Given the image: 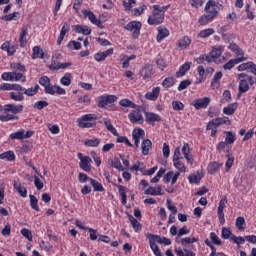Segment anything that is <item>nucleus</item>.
Returning a JSON list of instances; mask_svg holds the SVG:
<instances>
[{
  "instance_id": "nucleus-1",
  "label": "nucleus",
  "mask_w": 256,
  "mask_h": 256,
  "mask_svg": "<svg viewBox=\"0 0 256 256\" xmlns=\"http://www.w3.org/2000/svg\"><path fill=\"white\" fill-rule=\"evenodd\" d=\"M221 7L222 5L219 2H216L215 0H209L206 3L205 9H204L206 14L202 15L199 18L198 23H200V25H207L208 23H211V21H213V19H215V17L219 15V11H221Z\"/></svg>"
},
{
  "instance_id": "nucleus-2",
  "label": "nucleus",
  "mask_w": 256,
  "mask_h": 256,
  "mask_svg": "<svg viewBox=\"0 0 256 256\" xmlns=\"http://www.w3.org/2000/svg\"><path fill=\"white\" fill-rule=\"evenodd\" d=\"M238 79H239L240 83H239V87H238L237 98L241 99V95H243V93H247V91H249V85H254L255 80H253L252 76H249L246 73L238 74Z\"/></svg>"
},
{
  "instance_id": "nucleus-3",
  "label": "nucleus",
  "mask_w": 256,
  "mask_h": 256,
  "mask_svg": "<svg viewBox=\"0 0 256 256\" xmlns=\"http://www.w3.org/2000/svg\"><path fill=\"white\" fill-rule=\"evenodd\" d=\"M62 58H63V56L61 55V53L56 52L52 56L51 65H48V69L50 71H59V69H67V67H71L70 62H67V63L59 62V61H61Z\"/></svg>"
},
{
  "instance_id": "nucleus-4",
  "label": "nucleus",
  "mask_w": 256,
  "mask_h": 256,
  "mask_svg": "<svg viewBox=\"0 0 256 256\" xmlns=\"http://www.w3.org/2000/svg\"><path fill=\"white\" fill-rule=\"evenodd\" d=\"M153 13L148 17L149 25H161L165 21V14L159 12V5L153 6Z\"/></svg>"
},
{
  "instance_id": "nucleus-5",
  "label": "nucleus",
  "mask_w": 256,
  "mask_h": 256,
  "mask_svg": "<svg viewBox=\"0 0 256 256\" xmlns=\"http://www.w3.org/2000/svg\"><path fill=\"white\" fill-rule=\"evenodd\" d=\"M124 29H126V31H133V39H139V35L141 34V22L132 21L124 26Z\"/></svg>"
},
{
  "instance_id": "nucleus-6",
  "label": "nucleus",
  "mask_w": 256,
  "mask_h": 256,
  "mask_svg": "<svg viewBox=\"0 0 256 256\" xmlns=\"http://www.w3.org/2000/svg\"><path fill=\"white\" fill-rule=\"evenodd\" d=\"M227 205V196H224L218 206V219L220 225H225V213L223 212V209H225V206Z\"/></svg>"
},
{
  "instance_id": "nucleus-7",
  "label": "nucleus",
  "mask_w": 256,
  "mask_h": 256,
  "mask_svg": "<svg viewBox=\"0 0 256 256\" xmlns=\"http://www.w3.org/2000/svg\"><path fill=\"white\" fill-rule=\"evenodd\" d=\"M82 14L84 15V17H87L93 25H96L97 27H99V29H103V24L101 23V20L97 19L95 13L90 10H82Z\"/></svg>"
},
{
  "instance_id": "nucleus-8",
  "label": "nucleus",
  "mask_w": 256,
  "mask_h": 256,
  "mask_svg": "<svg viewBox=\"0 0 256 256\" xmlns=\"http://www.w3.org/2000/svg\"><path fill=\"white\" fill-rule=\"evenodd\" d=\"M154 73L155 72L153 71V65L146 64L140 70V77L147 81V79H151V77H153Z\"/></svg>"
},
{
  "instance_id": "nucleus-9",
  "label": "nucleus",
  "mask_w": 256,
  "mask_h": 256,
  "mask_svg": "<svg viewBox=\"0 0 256 256\" xmlns=\"http://www.w3.org/2000/svg\"><path fill=\"white\" fill-rule=\"evenodd\" d=\"M129 119L131 123H143V115L141 114V110L135 109L130 112Z\"/></svg>"
},
{
  "instance_id": "nucleus-10",
  "label": "nucleus",
  "mask_w": 256,
  "mask_h": 256,
  "mask_svg": "<svg viewBox=\"0 0 256 256\" xmlns=\"http://www.w3.org/2000/svg\"><path fill=\"white\" fill-rule=\"evenodd\" d=\"M5 113H13L17 115L23 111V105L6 104L4 108Z\"/></svg>"
},
{
  "instance_id": "nucleus-11",
  "label": "nucleus",
  "mask_w": 256,
  "mask_h": 256,
  "mask_svg": "<svg viewBox=\"0 0 256 256\" xmlns=\"http://www.w3.org/2000/svg\"><path fill=\"white\" fill-rule=\"evenodd\" d=\"M209 103H211V98L204 97L202 99L194 100L193 106L195 107V109H205L207 108Z\"/></svg>"
},
{
  "instance_id": "nucleus-12",
  "label": "nucleus",
  "mask_w": 256,
  "mask_h": 256,
  "mask_svg": "<svg viewBox=\"0 0 256 256\" xmlns=\"http://www.w3.org/2000/svg\"><path fill=\"white\" fill-rule=\"evenodd\" d=\"M109 55H113V48H109L108 50H106L104 52H98V53L94 54V59L98 63H101V61H105V59H107V57H109Z\"/></svg>"
},
{
  "instance_id": "nucleus-13",
  "label": "nucleus",
  "mask_w": 256,
  "mask_h": 256,
  "mask_svg": "<svg viewBox=\"0 0 256 256\" xmlns=\"http://www.w3.org/2000/svg\"><path fill=\"white\" fill-rule=\"evenodd\" d=\"M229 49L231 50V51H233V53L236 55V59H242V61H246L247 60V58H245L243 55V50L239 47V46H237V44H235V43H232V44H230L229 45Z\"/></svg>"
},
{
  "instance_id": "nucleus-14",
  "label": "nucleus",
  "mask_w": 256,
  "mask_h": 256,
  "mask_svg": "<svg viewBox=\"0 0 256 256\" xmlns=\"http://www.w3.org/2000/svg\"><path fill=\"white\" fill-rule=\"evenodd\" d=\"M182 153L184 155V159L187 160V163L193 165V156L191 154V148L189 147V143H185L182 147Z\"/></svg>"
},
{
  "instance_id": "nucleus-15",
  "label": "nucleus",
  "mask_w": 256,
  "mask_h": 256,
  "mask_svg": "<svg viewBox=\"0 0 256 256\" xmlns=\"http://www.w3.org/2000/svg\"><path fill=\"white\" fill-rule=\"evenodd\" d=\"M70 29H71V25H69V23L65 22L60 31V35L57 39V45H61V43H63V39H65V35H67V33H69Z\"/></svg>"
},
{
  "instance_id": "nucleus-16",
  "label": "nucleus",
  "mask_w": 256,
  "mask_h": 256,
  "mask_svg": "<svg viewBox=\"0 0 256 256\" xmlns=\"http://www.w3.org/2000/svg\"><path fill=\"white\" fill-rule=\"evenodd\" d=\"M91 158L89 156H84L82 160H80V168L85 171L86 173H89L91 171Z\"/></svg>"
},
{
  "instance_id": "nucleus-17",
  "label": "nucleus",
  "mask_w": 256,
  "mask_h": 256,
  "mask_svg": "<svg viewBox=\"0 0 256 256\" xmlns=\"http://www.w3.org/2000/svg\"><path fill=\"white\" fill-rule=\"evenodd\" d=\"M103 123H104L106 129L108 131H110V133H112V135H114V137H119V133L117 132V129L115 128V126H113V124H111V120L104 118Z\"/></svg>"
},
{
  "instance_id": "nucleus-18",
  "label": "nucleus",
  "mask_w": 256,
  "mask_h": 256,
  "mask_svg": "<svg viewBox=\"0 0 256 256\" xmlns=\"http://www.w3.org/2000/svg\"><path fill=\"white\" fill-rule=\"evenodd\" d=\"M166 37H169V30L167 28L158 27V35L156 41L161 43Z\"/></svg>"
},
{
  "instance_id": "nucleus-19",
  "label": "nucleus",
  "mask_w": 256,
  "mask_h": 256,
  "mask_svg": "<svg viewBox=\"0 0 256 256\" xmlns=\"http://www.w3.org/2000/svg\"><path fill=\"white\" fill-rule=\"evenodd\" d=\"M28 33H29V25H25L22 28L20 38H19L20 46L25 47V45L27 43V39L25 37H27Z\"/></svg>"
},
{
  "instance_id": "nucleus-20",
  "label": "nucleus",
  "mask_w": 256,
  "mask_h": 256,
  "mask_svg": "<svg viewBox=\"0 0 256 256\" xmlns=\"http://www.w3.org/2000/svg\"><path fill=\"white\" fill-rule=\"evenodd\" d=\"M221 167H223V163L211 162L208 165V173L210 175H215V173H217V171H219V169H221Z\"/></svg>"
},
{
  "instance_id": "nucleus-21",
  "label": "nucleus",
  "mask_w": 256,
  "mask_h": 256,
  "mask_svg": "<svg viewBox=\"0 0 256 256\" xmlns=\"http://www.w3.org/2000/svg\"><path fill=\"white\" fill-rule=\"evenodd\" d=\"M191 62H186L184 63L180 69L176 72V77H184L185 73H187V71H189V69H191Z\"/></svg>"
},
{
  "instance_id": "nucleus-22",
  "label": "nucleus",
  "mask_w": 256,
  "mask_h": 256,
  "mask_svg": "<svg viewBox=\"0 0 256 256\" xmlns=\"http://www.w3.org/2000/svg\"><path fill=\"white\" fill-rule=\"evenodd\" d=\"M238 106H239V104L237 102L228 104L227 107L223 108L224 115H234L235 111H237Z\"/></svg>"
},
{
  "instance_id": "nucleus-23",
  "label": "nucleus",
  "mask_w": 256,
  "mask_h": 256,
  "mask_svg": "<svg viewBox=\"0 0 256 256\" xmlns=\"http://www.w3.org/2000/svg\"><path fill=\"white\" fill-rule=\"evenodd\" d=\"M221 77H223V73L222 72H217L211 82V87L212 89H219V87H221V83L219 82V80L221 79Z\"/></svg>"
},
{
  "instance_id": "nucleus-24",
  "label": "nucleus",
  "mask_w": 256,
  "mask_h": 256,
  "mask_svg": "<svg viewBox=\"0 0 256 256\" xmlns=\"http://www.w3.org/2000/svg\"><path fill=\"white\" fill-rule=\"evenodd\" d=\"M153 143L149 139L143 140L141 144L142 154L149 155V151L151 150Z\"/></svg>"
},
{
  "instance_id": "nucleus-25",
  "label": "nucleus",
  "mask_w": 256,
  "mask_h": 256,
  "mask_svg": "<svg viewBox=\"0 0 256 256\" xmlns=\"http://www.w3.org/2000/svg\"><path fill=\"white\" fill-rule=\"evenodd\" d=\"M74 31L76 33H82V35H91V29L88 26L75 25Z\"/></svg>"
},
{
  "instance_id": "nucleus-26",
  "label": "nucleus",
  "mask_w": 256,
  "mask_h": 256,
  "mask_svg": "<svg viewBox=\"0 0 256 256\" xmlns=\"http://www.w3.org/2000/svg\"><path fill=\"white\" fill-rule=\"evenodd\" d=\"M146 121L147 123H155V121H161V116L152 112H146Z\"/></svg>"
},
{
  "instance_id": "nucleus-27",
  "label": "nucleus",
  "mask_w": 256,
  "mask_h": 256,
  "mask_svg": "<svg viewBox=\"0 0 256 256\" xmlns=\"http://www.w3.org/2000/svg\"><path fill=\"white\" fill-rule=\"evenodd\" d=\"M108 164L111 167H114V169H118V171H124L123 165L121 164V161L118 158L109 159Z\"/></svg>"
},
{
  "instance_id": "nucleus-28",
  "label": "nucleus",
  "mask_w": 256,
  "mask_h": 256,
  "mask_svg": "<svg viewBox=\"0 0 256 256\" xmlns=\"http://www.w3.org/2000/svg\"><path fill=\"white\" fill-rule=\"evenodd\" d=\"M116 187L119 190V194L122 199V205H127V193L125 192V191H127V188L125 186H121V185H116Z\"/></svg>"
},
{
  "instance_id": "nucleus-29",
  "label": "nucleus",
  "mask_w": 256,
  "mask_h": 256,
  "mask_svg": "<svg viewBox=\"0 0 256 256\" xmlns=\"http://www.w3.org/2000/svg\"><path fill=\"white\" fill-rule=\"evenodd\" d=\"M116 187L119 190V194L122 199V205H127V193L125 192V191H127V188L125 186H121V185H116Z\"/></svg>"
},
{
  "instance_id": "nucleus-30",
  "label": "nucleus",
  "mask_w": 256,
  "mask_h": 256,
  "mask_svg": "<svg viewBox=\"0 0 256 256\" xmlns=\"http://www.w3.org/2000/svg\"><path fill=\"white\" fill-rule=\"evenodd\" d=\"M14 189L19 193L21 197H27V188L21 186V184L17 183V181H14Z\"/></svg>"
},
{
  "instance_id": "nucleus-31",
  "label": "nucleus",
  "mask_w": 256,
  "mask_h": 256,
  "mask_svg": "<svg viewBox=\"0 0 256 256\" xmlns=\"http://www.w3.org/2000/svg\"><path fill=\"white\" fill-rule=\"evenodd\" d=\"M239 63H243V59H231L223 66V69L231 70L233 67H235V65Z\"/></svg>"
},
{
  "instance_id": "nucleus-32",
  "label": "nucleus",
  "mask_w": 256,
  "mask_h": 256,
  "mask_svg": "<svg viewBox=\"0 0 256 256\" xmlns=\"http://www.w3.org/2000/svg\"><path fill=\"white\" fill-rule=\"evenodd\" d=\"M45 53L39 46H35L33 48V54H32V59H43Z\"/></svg>"
},
{
  "instance_id": "nucleus-33",
  "label": "nucleus",
  "mask_w": 256,
  "mask_h": 256,
  "mask_svg": "<svg viewBox=\"0 0 256 256\" xmlns=\"http://www.w3.org/2000/svg\"><path fill=\"white\" fill-rule=\"evenodd\" d=\"M133 139H145V130L141 128H136L132 132Z\"/></svg>"
},
{
  "instance_id": "nucleus-34",
  "label": "nucleus",
  "mask_w": 256,
  "mask_h": 256,
  "mask_svg": "<svg viewBox=\"0 0 256 256\" xmlns=\"http://www.w3.org/2000/svg\"><path fill=\"white\" fill-rule=\"evenodd\" d=\"M226 138H225V142L227 145H233L235 143V140L237 139L235 137V133L231 132V131H226L225 132Z\"/></svg>"
},
{
  "instance_id": "nucleus-35",
  "label": "nucleus",
  "mask_w": 256,
  "mask_h": 256,
  "mask_svg": "<svg viewBox=\"0 0 256 256\" xmlns=\"http://www.w3.org/2000/svg\"><path fill=\"white\" fill-rule=\"evenodd\" d=\"M84 145H86V147H99V145H101V139H87L85 140Z\"/></svg>"
},
{
  "instance_id": "nucleus-36",
  "label": "nucleus",
  "mask_w": 256,
  "mask_h": 256,
  "mask_svg": "<svg viewBox=\"0 0 256 256\" xmlns=\"http://www.w3.org/2000/svg\"><path fill=\"white\" fill-rule=\"evenodd\" d=\"M189 45H191V39L188 38V36H184L178 42V47H180L181 49H187V47H189Z\"/></svg>"
},
{
  "instance_id": "nucleus-37",
  "label": "nucleus",
  "mask_w": 256,
  "mask_h": 256,
  "mask_svg": "<svg viewBox=\"0 0 256 256\" xmlns=\"http://www.w3.org/2000/svg\"><path fill=\"white\" fill-rule=\"evenodd\" d=\"M39 93V84H36L34 88H28L24 90V95H27L28 97H33Z\"/></svg>"
},
{
  "instance_id": "nucleus-38",
  "label": "nucleus",
  "mask_w": 256,
  "mask_h": 256,
  "mask_svg": "<svg viewBox=\"0 0 256 256\" xmlns=\"http://www.w3.org/2000/svg\"><path fill=\"white\" fill-rule=\"evenodd\" d=\"M128 219L135 231H141V223L137 219H135V217L129 215Z\"/></svg>"
},
{
  "instance_id": "nucleus-39",
  "label": "nucleus",
  "mask_w": 256,
  "mask_h": 256,
  "mask_svg": "<svg viewBox=\"0 0 256 256\" xmlns=\"http://www.w3.org/2000/svg\"><path fill=\"white\" fill-rule=\"evenodd\" d=\"M90 183H91L94 191H98L100 193H103V191H105V188H103V185L101 183H99V181H97L95 179H90Z\"/></svg>"
},
{
  "instance_id": "nucleus-40",
  "label": "nucleus",
  "mask_w": 256,
  "mask_h": 256,
  "mask_svg": "<svg viewBox=\"0 0 256 256\" xmlns=\"http://www.w3.org/2000/svg\"><path fill=\"white\" fill-rule=\"evenodd\" d=\"M30 207H32V209H34V211H41V209L39 208V200L37 199V197H35V195H30Z\"/></svg>"
},
{
  "instance_id": "nucleus-41",
  "label": "nucleus",
  "mask_w": 256,
  "mask_h": 256,
  "mask_svg": "<svg viewBox=\"0 0 256 256\" xmlns=\"http://www.w3.org/2000/svg\"><path fill=\"white\" fill-rule=\"evenodd\" d=\"M19 12H14L5 16H2V21H17L19 19Z\"/></svg>"
},
{
  "instance_id": "nucleus-42",
  "label": "nucleus",
  "mask_w": 256,
  "mask_h": 256,
  "mask_svg": "<svg viewBox=\"0 0 256 256\" xmlns=\"http://www.w3.org/2000/svg\"><path fill=\"white\" fill-rule=\"evenodd\" d=\"M0 159H7V161H15V153L8 151L0 154Z\"/></svg>"
},
{
  "instance_id": "nucleus-43",
  "label": "nucleus",
  "mask_w": 256,
  "mask_h": 256,
  "mask_svg": "<svg viewBox=\"0 0 256 256\" xmlns=\"http://www.w3.org/2000/svg\"><path fill=\"white\" fill-rule=\"evenodd\" d=\"M71 73H66L61 79L60 83L61 85H64L65 87H69L71 85Z\"/></svg>"
},
{
  "instance_id": "nucleus-44",
  "label": "nucleus",
  "mask_w": 256,
  "mask_h": 256,
  "mask_svg": "<svg viewBox=\"0 0 256 256\" xmlns=\"http://www.w3.org/2000/svg\"><path fill=\"white\" fill-rule=\"evenodd\" d=\"M119 105H121V107H130L131 109H137V106L135 105V103H133L129 99H122L119 102Z\"/></svg>"
},
{
  "instance_id": "nucleus-45",
  "label": "nucleus",
  "mask_w": 256,
  "mask_h": 256,
  "mask_svg": "<svg viewBox=\"0 0 256 256\" xmlns=\"http://www.w3.org/2000/svg\"><path fill=\"white\" fill-rule=\"evenodd\" d=\"M175 85V78L168 77L165 78L162 82V87H165L166 89H169V87H173Z\"/></svg>"
},
{
  "instance_id": "nucleus-46",
  "label": "nucleus",
  "mask_w": 256,
  "mask_h": 256,
  "mask_svg": "<svg viewBox=\"0 0 256 256\" xmlns=\"http://www.w3.org/2000/svg\"><path fill=\"white\" fill-rule=\"evenodd\" d=\"M215 33V30L213 28H208L200 31L199 37L202 39H207V37H210V35H213Z\"/></svg>"
},
{
  "instance_id": "nucleus-47",
  "label": "nucleus",
  "mask_w": 256,
  "mask_h": 256,
  "mask_svg": "<svg viewBox=\"0 0 256 256\" xmlns=\"http://www.w3.org/2000/svg\"><path fill=\"white\" fill-rule=\"evenodd\" d=\"M163 237L159 235H150L149 237V245H157L159 243L161 245Z\"/></svg>"
},
{
  "instance_id": "nucleus-48",
  "label": "nucleus",
  "mask_w": 256,
  "mask_h": 256,
  "mask_svg": "<svg viewBox=\"0 0 256 256\" xmlns=\"http://www.w3.org/2000/svg\"><path fill=\"white\" fill-rule=\"evenodd\" d=\"M227 161L225 163L226 165V172L229 173L231 170V167H233V163L235 162V157H232L230 154L226 155Z\"/></svg>"
},
{
  "instance_id": "nucleus-49",
  "label": "nucleus",
  "mask_w": 256,
  "mask_h": 256,
  "mask_svg": "<svg viewBox=\"0 0 256 256\" xmlns=\"http://www.w3.org/2000/svg\"><path fill=\"white\" fill-rule=\"evenodd\" d=\"M10 99H12L13 101H24L25 96H23V92H19L18 94H16L15 92H10Z\"/></svg>"
},
{
  "instance_id": "nucleus-50",
  "label": "nucleus",
  "mask_w": 256,
  "mask_h": 256,
  "mask_svg": "<svg viewBox=\"0 0 256 256\" xmlns=\"http://www.w3.org/2000/svg\"><path fill=\"white\" fill-rule=\"evenodd\" d=\"M235 225L239 231H245V227H243V225H245V218L241 216L238 217L236 219Z\"/></svg>"
},
{
  "instance_id": "nucleus-51",
  "label": "nucleus",
  "mask_w": 256,
  "mask_h": 256,
  "mask_svg": "<svg viewBox=\"0 0 256 256\" xmlns=\"http://www.w3.org/2000/svg\"><path fill=\"white\" fill-rule=\"evenodd\" d=\"M197 241H199V238L193 237V238H182L180 243L181 245H191V243H197Z\"/></svg>"
},
{
  "instance_id": "nucleus-52",
  "label": "nucleus",
  "mask_w": 256,
  "mask_h": 256,
  "mask_svg": "<svg viewBox=\"0 0 256 256\" xmlns=\"http://www.w3.org/2000/svg\"><path fill=\"white\" fill-rule=\"evenodd\" d=\"M15 119L18 120L19 116H15L13 114L0 115V121L2 122L13 121Z\"/></svg>"
},
{
  "instance_id": "nucleus-53",
  "label": "nucleus",
  "mask_w": 256,
  "mask_h": 256,
  "mask_svg": "<svg viewBox=\"0 0 256 256\" xmlns=\"http://www.w3.org/2000/svg\"><path fill=\"white\" fill-rule=\"evenodd\" d=\"M84 231H89L91 241H97V239H99V235H97V230L88 227L84 228Z\"/></svg>"
},
{
  "instance_id": "nucleus-54",
  "label": "nucleus",
  "mask_w": 256,
  "mask_h": 256,
  "mask_svg": "<svg viewBox=\"0 0 256 256\" xmlns=\"http://www.w3.org/2000/svg\"><path fill=\"white\" fill-rule=\"evenodd\" d=\"M217 121H219V120H217V119L211 120L206 126L207 131L218 129L219 123Z\"/></svg>"
},
{
  "instance_id": "nucleus-55",
  "label": "nucleus",
  "mask_w": 256,
  "mask_h": 256,
  "mask_svg": "<svg viewBox=\"0 0 256 256\" xmlns=\"http://www.w3.org/2000/svg\"><path fill=\"white\" fill-rule=\"evenodd\" d=\"M188 180L190 183H199L201 181V174H199V172L191 174Z\"/></svg>"
},
{
  "instance_id": "nucleus-56",
  "label": "nucleus",
  "mask_w": 256,
  "mask_h": 256,
  "mask_svg": "<svg viewBox=\"0 0 256 256\" xmlns=\"http://www.w3.org/2000/svg\"><path fill=\"white\" fill-rule=\"evenodd\" d=\"M172 107L174 111H183V109H185V104H183L181 101H173Z\"/></svg>"
},
{
  "instance_id": "nucleus-57",
  "label": "nucleus",
  "mask_w": 256,
  "mask_h": 256,
  "mask_svg": "<svg viewBox=\"0 0 256 256\" xmlns=\"http://www.w3.org/2000/svg\"><path fill=\"white\" fill-rule=\"evenodd\" d=\"M78 127H81L82 129H90L91 127H95V123H90L88 121L80 120L78 122Z\"/></svg>"
},
{
  "instance_id": "nucleus-58",
  "label": "nucleus",
  "mask_w": 256,
  "mask_h": 256,
  "mask_svg": "<svg viewBox=\"0 0 256 256\" xmlns=\"http://www.w3.org/2000/svg\"><path fill=\"white\" fill-rule=\"evenodd\" d=\"M21 235L28 239V241H33V233H31V230L24 228L21 230Z\"/></svg>"
},
{
  "instance_id": "nucleus-59",
  "label": "nucleus",
  "mask_w": 256,
  "mask_h": 256,
  "mask_svg": "<svg viewBox=\"0 0 256 256\" xmlns=\"http://www.w3.org/2000/svg\"><path fill=\"white\" fill-rule=\"evenodd\" d=\"M67 47L68 49H75L76 51H79V49H81V43L75 40H72L68 43Z\"/></svg>"
},
{
  "instance_id": "nucleus-60",
  "label": "nucleus",
  "mask_w": 256,
  "mask_h": 256,
  "mask_svg": "<svg viewBox=\"0 0 256 256\" xmlns=\"http://www.w3.org/2000/svg\"><path fill=\"white\" fill-rule=\"evenodd\" d=\"M174 163V167L176 169H178V171H180V173H185L186 168H185V164H183V162H181V160H177Z\"/></svg>"
},
{
  "instance_id": "nucleus-61",
  "label": "nucleus",
  "mask_w": 256,
  "mask_h": 256,
  "mask_svg": "<svg viewBox=\"0 0 256 256\" xmlns=\"http://www.w3.org/2000/svg\"><path fill=\"white\" fill-rule=\"evenodd\" d=\"M189 85H191V80L187 79V80L181 81L178 86V91H185V89H187Z\"/></svg>"
},
{
  "instance_id": "nucleus-62",
  "label": "nucleus",
  "mask_w": 256,
  "mask_h": 256,
  "mask_svg": "<svg viewBox=\"0 0 256 256\" xmlns=\"http://www.w3.org/2000/svg\"><path fill=\"white\" fill-rule=\"evenodd\" d=\"M233 237V233L231 232V229L229 228H222V238L223 239H231Z\"/></svg>"
},
{
  "instance_id": "nucleus-63",
  "label": "nucleus",
  "mask_w": 256,
  "mask_h": 256,
  "mask_svg": "<svg viewBox=\"0 0 256 256\" xmlns=\"http://www.w3.org/2000/svg\"><path fill=\"white\" fill-rule=\"evenodd\" d=\"M157 66L159 67V69H165V67H167V61L164 60L163 57L158 56L157 60H156Z\"/></svg>"
},
{
  "instance_id": "nucleus-64",
  "label": "nucleus",
  "mask_w": 256,
  "mask_h": 256,
  "mask_svg": "<svg viewBox=\"0 0 256 256\" xmlns=\"http://www.w3.org/2000/svg\"><path fill=\"white\" fill-rule=\"evenodd\" d=\"M25 133V130L21 129L15 133H12L10 135V139H23V134Z\"/></svg>"
}]
</instances>
